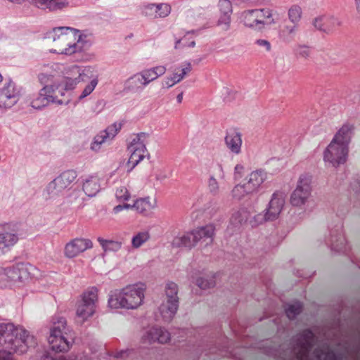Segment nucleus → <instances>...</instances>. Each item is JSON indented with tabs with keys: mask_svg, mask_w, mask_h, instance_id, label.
I'll return each instance as SVG.
<instances>
[{
	"mask_svg": "<svg viewBox=\"0 0 360 360\" xmlns=\"http://www.w3.org/2000/svg\"><path fill=\"white\" fill-rule=\"evenodd\" d=\"M53 326L50 329L48 342L51 351H46L41 357V360H77L73 357L52 355L55 353L67 352L74 343V335L67 326L64 317L55 316L52 319Z\"/></svg>",
	"mask_w": 360,
	"mask_h": 360,
	"instance_id": "f257e3e1",
	"label": "nucleus"
},
{
	"mask_svg": "<svg viewBox=\"0 0 360 360\" xmlns=\"http://www.w3.org/2000/svg\"><path fill=\"white\" fill-rule=\"evenodd\" d=\"M36 344L34 338L22 327L13 323H0V345L5 349L23 354Z\"/></svg>",
	"mask_w": 360,
	"mask_h": 360,
	"instance_id": "f03ea898",
	"label": "nucleus"
},
{
	"mask_svg": "<svg viewBox=\"0 0 360 360\" xmlns=\"http://www.w3.org/2000/svg\"><path fill=\"white\" fill-rule=\"evenodd\" d=\"M352 134V126L349 124H344L338 130L323 152L326 163L338 167L347 162Z\"/></svg>",
	"mask_w": 360,
	"mask_h": 360,
	"instance_id": "7ed1b4c3",
	"label": "nucleus"
},
{
	"mask_svg": "<svg viewBox=\"0 0 360 360\" xmlns=\"http://www.w3.org/2000/svg\"><path fill=\"white\" fill-rule=\"evenodd\" d=\"M46 39H52L53 41L60 39L66 44L67 47L60 49L58 53L65 55H72L77 52L83 51L82 35L79 34V30L70 27H56L51 31L46 33ZM51 52L56 53V50H51Z\"/></svg>",
	"mask_w": 360,
	"mask_h": 360,
	"instance_id": "20e7f679",
	"label": "nucleus"
},
{
	"mask_svg": "<svg viewBox=\"0 0 360 360\" xmlns=\"http://www.w3.org/2000/svg\"><path fill=\"white\" fill-rule=\"evenodd\" d=\"M143 288H139L135 285L111 291L109 295L108 305L113 309H136L143 301Z\"/></svg>",
	"mask_w": 360,
	"mask_h": 360,
	"instance_id": "39448f33",
	"label": "nucleus"
},
{
	"mask_svg": "<svg viewBox=\"0 0 360 360\" xmlns=\"http://www.w3.org/2000/svg\"><path fill=\"white\" fill-rule=\"evenodd\" d=\"M215 226L207 224L200 226L190 232H187L181 236L175 237L172 241V245L176 248H187L191 249L198 242L204 243L206 247L211 245L214 240Z\"/></svg>",
	"mask_w": 360,
	"mask_h": 360,
	"instance_id": "423d86ee",
	"label": "nucleus"
},
{
	"mask_svg": "<svg viewBox=\"0 0 360 360\" xmlns=\"http://www.w3.org/2000/svg\"><path fill=\"white\" fill-rule=\"evenodd\" d=\"M77 174L75 170H66L50 181L44 190L46 199H56L62 195L64 191L70 188L75 181Z\"/></svg>",
	"mask_w": 360,
	"mask_h": 360,
	"instance_id": "0eeeda50",
	"label": "nucleus"
},
{
	"mask_svg": "<svg viewBox=\"0 0 360 360\" xmlns=\"http://www.w3.org/2000/svg\"><path fill=\"white\" fill-rule=\"evenodd\" d=\"M315 335L313 331L307 328L293 338V352L297 360H311L309 353L314 345Z\"/></svg>",
	"mask_w": 360,
	"mask_h": 360,
	"instance_id": "6e6552de",
	"label": "nucleus"
},
{
	"mask_svg": "<svg viewBox=\"0 0 360 360\" xmlns=\"http://www.w3.org/2000/svg\"><path fill=\"white\" fill-rule=\"evenodd\" d=\"M178 285L172 281L165 285L167 301L160 307V314L165 321H170L179 309Z\"/></svg>",
	"mask_w": 360,
	"mask_h": 360,
	"instance_id": "1a4fd4ad",
	"label": "nucleus"
},
{
	"mask_svg": "<svg viewBox=\"0 0 360 360\" xmlns=\"http://www.w3.org/2000/svg\"><path fill=\"white\" fill-rule=\"evenodd\" d=\"M311 178L307 174H302L297 184L295 189L291 194L290 203L293 206H301L304 205L311 192Z\"/></svg>",
	"mask_w": 360,
	"mask_h": 360,
	"instance_id": "9d476101",
	"label": "nucleus"
},
{
	"mask_svg": "<svg viewBox=\"0 0 360 360\" xmlns=\"http://www.w3.org/2000/svg\"><path fill=\"white\" fill-rule=\"evenodd\" d=\"M97 298L98 289L96 287H91L83 293L81 303L77 309V315L82 318L83 321L94 314Z\"/></svg>",
	"mask_w": 360,
	"mask_h": 360,
	"instance_id": "9b49d317",
	"label": "nucleus"
},
{
	"mask_svg": "<svg viewBox=\"0 0 360 360\" xmlns=\"http://www.w3.org/2000/svg\"><path fill=\"white\" fill-rule=\"evenodd\" d=\"M56 87L54 85H45L32 100L31 105L35 109L40 110L47 106L50 103H57L58 105L64 104L62 100L57 99L53 96ZM69 100L65 103L68 104Z\"/></svg>",
	"mask_w": 360,
	"mask_h": 360,
	"instance_id": "f8f14e48",
	"label": "nucleus"
},
{
	"mask_svg": "<svg viewBox=\"0 0 360 360\" xmlns=\"http://www.w3.org/2000/svg\"><path fill=\"white\" fill-rule=\"evenodd\" d=\"M342 224L339 223L330 230L329 237L326 238V243L333 251L346 253L350 248L345 238Z\"/></svg>",
	"mask_w": 360,
	"mask_h": 360,
	"instance_id": "ddd939ff",
	"label": "nucleus"
},
{
	"mask_svg": "<svg viewBox=\"0 0 360 360\" xmlns=\"http://www.w3.org/2000/svg\"><path fill=\"white\" fill-rule=\"evenodd\" d=\"M20 94L15 83L9 80L0 89V108L8 109L13 107L18 101Z\"/></svg>",
	"mask_w": 360,
	"mask_h": 360,
	"instance_id": "4468645a",
	"label": "nucleus"
},
{
	"mask_svg": "<svg viewBox=\"0 0 360 360\" xmlns=\"http://www.w3.org/2000/svg\"><path fill=\"white\" fill-rule=\"evenodd\" d=\"M93 247L91 240L83 238H76L66 243L64 248V255L72 259Z\"/></svg>",
	"mask_w": 360,
	"mask_h": 360,
	"instance_id": "2eb2a0df",
	"label": "nucleus"
},
{
	"mask_svg": "<svg viewBox=\"0 0 360 360\" xmlns=\"http://www.w3.org/2000/svg\"><path fill=\"white\" fill-rule=\"evenodd\" d=\"M29 267L32 266L25 263H18L6 267L4 269V274L10 281L22 283L30 278Z\"/></svg>",
	"mask_w": 360,
	"mask_h": 360,
	"instance_id": "dca6fc26",
	"label": "nucleus"
},
{
	"mask_svg": "<svg viewBox=\"0 0 360 360\" xmlns=\"http://www.w3.org/2000/svg\"><path fill=\"white\" fill-rule=\"evenodd\" d=\"M145 343L158 342L165 344L170 340V333L163 328L153 327L148 330L142 338Z\"/></svg>",
	"mask_w": 360,
	"mask_h": 360,
	"instance_id": "f3484780",
	"label": "nucleus"
},
{
	"mask_svg": "<svg viewBox=\"0 0 360 360\" xmlns=\"http://www.w3.org/2000/svg\"><path fill=\"white\" fill-rule=\"evenodd\" d=\"M225 144L231 153L238 155L241 152L242 134L235 128L226 130L224 138Z\"/></svg>",
	"mask_w": 360,
	"mask_h": 360,
	"instance_id": "a211bd4d",
	"label": "nucleus"
},
{
	"mask_svg": "<svg viewBox=\"0 0 360 360\" xmlns=\"http://www.w3.org/2000/svg\"><path fill=\"white\" fill-rule=\"evenodd\" d=\"M285 204L282 194L274 193L266 211V219L274 221L278 218Z\"/></svg>",
	"mask_w": 360,
	"mask_h": 360,
	"instance_id": "6ab92c4d",
	"label": "nucleus"
},
{
	"mask_svg": "<svg viewBox=\"0 0 360 360\" xmlns=\"http://www.w3.org/2000/svg\"><path fill=\"white\" fill-rule=\"evenodd\" d=\"M38 8L48 10L49 12H57L69 6L68 0H30Z\"/></svg>",
	"mask_w": 360,
	"mask_h": 360,
	"instance_id": "aec40b11",
	"label": "nucleus"
},
{
	"mask_svg": "<svg viewBox=\"0 0 360 360\" xmlns=\"http://www.w3.org/2000/svg\"><path fill=\"white\" fill-rule=\"evenodd\" d=\"M261 14V11L256 9L245 11L243 13L245 26L257 30H262L264 27L262 22L260 21Z\"/></svg>",
	"mask_w": 360,
	"mask_h": 360,
	"instance_id": "412c9836",
	"label": "nucleus"
},
{
	"mask_svg": "<svg viewBox=\"0 0 360 360\" xmlns=\"http://www.w3.org/2000/svg\"><path fill=\"white\" fill-rule=\"evenodd\" d=\"M266 178V174L263 170L259 169L251 172L245 183L248 190L252 193L257 191Z\"/></svg>",
	"mask_w": 360,
	"mask_h": 360,
	"instance_id": "4be33fe9",
	"label": "nucleus"
},
{
	"mask_svg": "<svg viewBox=\"0 0 360 360\" xmlns=\"http://www.w3.org/2000/svg\"><path fill=\"white\" fill-rule=\"evenodd\" d=\"M144 79L140 72L134 74L127 79L124 83V91L136 93L142 91L144 86Z\"/></svg>",
	"mask_w": 360,
	"mask_h": 360,
	"instance_id": "5701e85b",
	"label": "nucleus"
},
{
	"mask_svg": "<svg viewBox=\"0 0 360 360\" xmlns=\"http://www.w3.org/2000/svg\"><path fill=\"white\" fill-rule=\"evenodd\" d=\"M149 134L145 132L138 133L134 135L131 141L127 146V150H134L137 152L147 153L146 143Z\"/></svg>",
	"mask_w": 360,
	"mask_h": 360,
	"instance_id": "b1692460",
	"label": "nucleus"
},
{
	"mask_svg": "<svg viewBox=\"0 0 360 360\" xmlns=\"http://www.w3.org/2000/svg\"><path fill=\"white\" fill-rule=\"evenodd\" d=\"M82 190L87 196H95L101 190L99 179L95 176L86 179L83 183Z\"/></svg>",
	"mask_w": 360,
	"mask_h": 360,
	"instance_id": "393cba45",
	"label": "nucleus"
},
{
	"mask_svg": "<svg viewBox=\"0 0 360 360\" xmlns=\"http://www.w3.org/2000/svg\"><path fill=\"white\" fill-rule=\"evenodd\" d=\"M323 24L325 25L323 32L330 34L342 25V21L333 15H323Z\"/></svg>",
	"mask_w": 360,
	"mask_h": 360,
	"instance_id": "a878e982",
	"label": "nucleus"
},
{
	"mask_svg": "<svg viewBox=\"0 0 360 360\" xmlns=\"http://www.w3.org/2000/svg\"><path fill=\"white\" fill-rule=\"evenodd\" d=\"M18 240L17 234L10 233L6 230L0 231V248L3 250L5 248L13 246Z\"/></svg>",
	"mask_w": 360,
	"mask_h": 360,
	"instance_id": "bb28decb",
	"label": "nucleus"
},
{
	"mask_svg": "<svg viewBox=\"0 0 360 360\" xmlns=\"http://www.w3.org/2000/svg\"><path fill=\"white\" fill-rule=\"evenodd\" d=\"M314 354L316 360H342L341 354H338L333 350L325 352L320 349H315Z\"/></svg>",
	"mask_w": 360,
	"mask_h": 360,
	"instance_id": "cd10ccee",
	"label": "nucleus"
},
{
	"mask_svg": "<svg viewBox=\"0 0 360 360\" xmlns=\"http://www.w3.org/2000/svg\"><path fill=\"white\" fill-rule=\"evenodd\" d=\"M130 153V157L127 161V172H131L134 168L146 157V153L137 152L134 150H128Z\"/></svg>",
	"mask_w": 360,
	"mask_h": 360,
	"instance_id": "c85d7f7f",
	"label": "nucleus"
},
{
	"mask_svg": "<svg viewBox=\"0 0 360 360\" xmlns=\"http://www.w3.org/2000/svg\"><path fill=\"white\" fill-rule=\"evenodd\" d=\"M298 25L293 24V25H285L280 31V38L285 43L291 42L295 36L296 31Z\"/></svg>",
	"mask_w": 360,
	"mask_h": 360,
	"instance_id": "c756f323",
	"label": "nucleus"
},
{
	"mask_svg": "<svg viewBox=\"0 0 360 360\" xmlns=\"http://www.w3.org/2000/svg\"><path fill=\"white\" fill-rule=\"evenodd\" d=\"M216 274H212L211 276L198 277L195 281V284L202 290L212 288L215 286Z\"/></svg>",
	"mask_w": 360,
	"mask_h": 360,
	"instance_id": "7c9ffc66",
	"label": "nucleus"
},
{
	"mask_svg": "<svg viewBox=\"0 0 360 360\" xmlns=\"http://www.w3.org/2000/svg\"><path fill=\"white\" fill-rule=\"evenodd\" d=\"M132 207H134L137 212L141 214H146V212L150 210L153 207L150 202L149 197L137 199L132 205Z\"/></svg>",
	"mask_w": 360,
	"mask_h": 360,
	"instance_id": "2f4dec72",
	"label": "nucleus"
},
{
	"mask_svg": "<svg viewBox=\"0 0 360 360\" xmlns=\"http://www.w3.org/2000/svg\"><path fill=\"white\" fill-rule=\"evenodd\" d=\"M302 302L299 301L295 302L285 308V314L289 319L293 320L302 312Z\"/></svg>",
	"mask_w": 360,
	"mask_h": 360,
	"instance_id": "473e14b6",
	"label": "nucleus"
},
{
	"mask_svg": "<svg viewBox=\"0 0 360 360\" xmlns=\"http://www.w3.org/2000/svg\"><path fill=\"white\" fill-rule=\"evenodd\" d=\"M98 241L104 251H117L121 248L122 243L118 241L105 240L103 238H98Z\"/></svg>",
	"mask_w": 360,
	"mask_h": 360,
	"instance_id": "72a5a7b5",
	"label": "nucleus"
},
{
	"mask_svg": "<svg viewBox=\"0 0 360 360\" xmlns=\"http://www.w3.org/2000/svg\"><path fill=\"white\" fill-rule=\"evenodd\" d=\"M302 8L298 5L292 6L288 10V18L293 24L298 25L302 18Z\"/></svg>",
	"mask_w": 360,
	"mask_h": 360,
	"instance_id": "f704fd0d",
	"label": "nucleus"
},
{
	"mask_svg": "<svg viewBox=\"0 0 360 360\" xmlns=\"http://www.w3.org/2000/svg\"><path fill=\"white\" fill-rule=\"evenodd\" d=\"M107 134H106L105 131H101L99 134L95 136L92 143H91V149L96 152L98 151L101 148V144L108 140L105 136Z\"/></svg>",
	"mask_w": 360,
	"mask_h": 360,
	"instance_id": "c9c22d12",
	"label": "nucleus"
},
{
	"mask_svg": "<svg viewBox=\"0 0 360 360\" xmlns=\"http://www.w3.org/2000/svg\"><path fill=\"white\" fill-rule=\"evenodd\" d=\"M232 196L236 200H240L248 194L252 193L249 191L246 187V184L243 185L238 184L233 187L232 191Z\"/></svg>",
	"mask_w": 360,
	"mask_h": 360,
	"instance_id": "e433bc0d",
	"label": "nucleus"
},
{
	"mask_svg": "<svg viewBox=\"0 0 360 360\" xmlns=\"http://www.w3.org/2000/svg\"><path fill=\"white\" fill-rule=\"evenodd\" d=\"M257 11H261L260 21L262 22V25H270L275 23L274 20L272 18V11L269 8L256 9Z\"/></svg>",
	"mask_w": 360,
	"mask_h": 360,
	"instance_id": "4c0bfd02",
	"label": "nucleus"
},
{
	"mask_svg": "<svg viewBox=\"0 0 360 360\" xmlns=\"http://www.w3.org/2000/svg\"><path fill=\"white\" fill-rule=\"evenodd\" d=\"M149 239V234L147 232H140L132 238V246L135 248L141 247Z\"/></svg>",
	"mask_w": 360,
	"mask_h": 360,
	"instance_id": "58836bf2",
	"label": "nucleus"
},
{
	"mask_svg": "<svg viewBox=\"0 0 360 360\" xmlns=\"http://www.w3.org/2000/svg\"><path fill=\"white\" fill-rule=\"evenodd\" d=\"M122 126V125L121 123L115 122L108 126L105 130H103L102 131H105L106 134H108L105 136L108 140H112L120 131Z\"/></svg>",
	"mask_w": 360,
	"mask_h": 360,
	"instance_id": "ea45409f",
	"label": "nucleus"
},
{
	"mask_svg": "<svg viewBox=\"0 0 360 360\" xmlns=\"http://www.w3.org/2000/svg\"><path fill=\"white\" fill-rule=\"evenodd\" d=\"M171 12V7L167 4H158L155 9V18H165Z\"/></svg>",
	"mask_w": 360,
	"mask_h": 360,
	"instance_id": "a19ab883",
	"label": "nucleus"
},
{
	"mask_svg": "<svg viewBox=\"0 0 360 360\" xmlns=\"http://www.w3.org/2000/svg\"><path fill=\"white\" fill-rule=\"evenodd\" d=\"M293 51L297 57L307 58L310 55V48L306 45L297 44Z\"/></svg>",
	"mask_w": 360,
	"mask_h": 360,
	"instance_id": "79ce46f5",
	"label": "nucleus"
},
{
	"mask_svg": "<svg viewBox=\"0 0 360 360\" xmlns=\"http://www.w3.org/2000/svg\"><path fill=\"white\" fill-rule=\"evenodd\" d=\"M140 73L145 81L144 86H147L150 82L158 78L153 68L143 70Z\"/></svg>",
	"mask_w": 360,
	"mask_h": 360,
	"instance_id": "37998d69",
	"label": "nucleus"
},
{
	"mask_svg": "<svg viewBox=\"0 0 360 360\" xmlns=\"http://www.w3.org/2000/svg\"><path fill=\"white\" fill-rule=\"evenodd\" d=\"M218 5L221 14L231 15L232 4L229 0H219Z\"/></svg>",
	"mask_w": 360,
	"mask_h": 360,
	"instance_id": "c03bdc74",
	"label": "nucleus"
},
{
	"mask_svg": "<svg viewBox=\"0 0 360 360\" xmlns=\"http://www.w3.org/2000/svg\"><path fill=\"white\" fill-rule=\"evenodd\" d=\"M98 84L97 79H93L89 84H87L82 92L81 95L79 96V100L84 98L87 96L91 94V92L94 90L96 85Z\"/></svg>",
	"mask_w": 360,
	"mask_h": 360,
	"instance_id": "a18cd8bd",
	"label": "nucleus"
},
{
	"mask_svg": "<svg viewBox=\"0 0 360 360\" xmlns=\"http://www.w3.org/2000/svg\"><path fill=\"white\" fill-rule=\"evenodd\" d=\"M231 15L228 14H221L217 21V25L222 26V30L227 31L230 28Z\"/></svg>",
	"mask_w": 360,
	"mask_h": 360,
	"instance_id": "49530a36",
	"label": "nucleus"
},
{
	"mask_svg": "<svg viewBox=\"0 0 360 360\" xmlns=\"http://www.w3.org/2000/svg\"><path fill=\"white\" fill-rule=\"evenodd\" d=\"M115 196L120 201H127L130 198V193L126 187L121 186L116 190Z\"/></svg>",
	"mask_w": 360,
	"mask_h": 360,
	"instance_id": "de8ad7c7",
	"label": "nucleus"
},
{
	"mask_svg": "<svg viewBox=\"0 0 360 360\" xmlns=\"http://www.w3.org/2000/svg\"><path fill=\"white\" fill-rule=\"evenodd\" d=\"M79 82V76L77 78L66 77L65 79V90H72Z\"/></svg>",
	"mask_w": 360,
	"mask_h": 360,
	"instance_id": "09e8293b",
	"label": "nucleus"
},
{
	"mask_svg": "<svg viewBox=\"0 0 360 360\" xmlns=\"http://www.w3.org/2000/svg\"><path fill=\"white\" fill-rule=\"evenodd\" d=\"M208 188L210 191L213 194L216 195L219 191V184L217 179L214 176H210L208 181Z\"/></svg>",
	"mask_w": 360,
	"mask_h": 360,
	"instance_id": "8fccbe9b",
	"label": "nucleus"
},
{
	"mask_svg": "<svg viewBox=\"0 0 360 360\" xmlns=\"http://www.w3.org/2000/svg\"><path fill=\"white\" fill-rule=\"evenodd\" d=\"M245 221L246 217L243 216L240 211L233 213L231 218V221L235 224H242Z\"/></svg>",
	"mask_w": 360,
	"mask_h": 360,
	"instance_id": "3c124183",
	"label": "nucleus"
},
{
	"mask_svg": "<svg viewBox=\"0 0 360 360\" xmlns=\"http://www.w3.org/2000/svg\"><path fill=\"white\" fill-rule=\"evenodd\" d=\"M156 6V4H148L146 5L143 8V13L146 16L155 17Z\"/></svg>",
	"mask_w": 360,
	"mask_h": 360,
	"instance_id": "603ef678",
	"label": "nucleus"
},
{
	"mask_svg": "<svg viewBox=\"0 0 360 360\" xmlns=\"http://www.w3.org/2000/svg\"><path fill=\"white\" fill-rule=\"evenodd\" d=\"M39 80L41 84L49 85V83L53 80V75L46 73H40L38 76Z\"/></svg>",
	"mask_w": 360,
	"mask_h": 360,
	"instance_id": "864d4df0",
	"label": "nucleus"
},
{
	"mask_svg": "<svg viewBox=\"0 0 360 360\" xmlns=\"http://www.w3.org/2000/svg\"><path fill=\"white\" fill-rule=\"evenodd\" d=\"M13 353L16 352L6 349H0V360H13Z\"/></svg>",
	"mask_w": 360,
	"mask_h": 360,
	"instance_id": "5fc2aeb1",
	"label": "nucleus"
},
{
	"mask_svg": "<svg viewBox=\"0 0 360 360\" xmlns=\"http://www.w3.org/2000/svg\"><path fill=\"white\" fill-rule=\"evenodd\" d=\"M313 25L316 29L323 32L325 25L323 24V15L319 16L313 20Z\"/></svg>",
	"mask_w": 360,
	"mask_h": 360,
	"instance_id": "6e6d98bb",
	"label": "nucleus"
},
{
	"mask_svg": "<svg viewBox=\"0 0 360 360\" xmlns=\"http://www.w3.org/2000/svg\"><path fill=\"white\" fill-rule=\"evenodd\" d=\"M153 70L155 72V75L157 77H159L162 75H163L166 72V68L165 66L159 65L154 68H152Z\"/></svg>",
	"mask_w": 360,
	"mask_h": 360,
	"instance_id": "4d7b16f0",
	"label": "nucleus"
},
{
	"mask_svg": "<svg viewBox=\"0 0 360 360\" xmlns=\"http://www.w3.org/2000/svg\"><path fill=\"white\" fill-rule=\"evenodd\" d=\"M256 44L260 46H264L266 51H270L271 44L269 41L265 39H258L256 41Z\"/></svg>",
	"mask_w": 360,
	"mask_h": 360,
	"instance_id": "13d9d810",
	"label": "nucleus"
},
{
	"mask_svg": "<svg viewBox=\"0 0 360 360\" xmlns=\"http://www.w3.org/2000/svg\"><path fill=\"white\" fill-rule=\"evenodd\" d=\"M184 77L185 76L184 75V74H179L177 72L174 73L171 76L172 79L173 80V82H174V84H177L178 82H181L184 78Z\"/></svg>",
	"mask_w": 360,
	"mask_h": 360,
	"instance_id": "bf43d9fd",
	"label": "nucleus"
},
{
	"mask_svg": "<svg viewBox=\"0 0 360 360\" xmlns=\"http://www.w3.org/2000/svg\"><path fill=\"white\" fill-rule=\"evenodd\" d=\"M254 220L255 224H262L264 221H267L266 219V213L264 214H258L254 217Z\"/></svg>",
	"mask_w": 360,
	"mask_h": 360,
	"instance_id": "052dcab7",
	"label": "nucleus"
},
{
	"mask_svg": "<svg viewBox=\"0 0 360 360\" xmlns=\"http://www.w3.org/2000/svg\"><path fill=\"white\" fill-rule=\"evenodd\" d=\"M175 84L173 82V80L172 79V77H167L164 82L162 83V85L164 87L166 88H170L172 86H174Z\"/></svg>",
	"mask_w": 360,
	"mask_h": 360,
	"instance_id": "680f3d73",
	"label": "nucleus"
},
{
	"mask_svg": "<svg viewBox=\"0 0 360 360\" xmlns=\"http://www.w3.org/2000/svg\"><path fill=\"white\" fill-rule=\"evenodd\" d=\"M191 70V63H187L185 68L181 70V73L184 74V76Z\"/></svg>",
	"mask_w": 360,
	"mask_h": 360,
	"instance_id": "e2e57ef3",
	"label": "nucleus"
},
{
	"mask_svg": "<svg viewBox=\"0 0 360 360\" xmlns=\"http://www.w3.org/2000/svg\"><path fill=\"white\" fill-rule=\"evenodd\" d=\"M244 167L241 165H236L234 169L235 171V175L239 174L240 176H241V172L243 170Z\"/></svg>",
	"mask_w": 360,
	"mask_h": 360,
	"instance_id": "0e129e2a",
	"label": "nucleus"
},
{
	"mask_svg": "<svg viewBox=\"0 0 360 360\" xmlns=\"http://www.w3.org/2000/svg\"><path fill=\"white\" fill-rule=\"evenodd\" d=\"M128 353V350H121L120 352H117L115 356L116 358H123L124 357L125 354Z\"/></svg>",
	"mask_w": 360,
	"mask_h": 360,
	"instance_id": "69168bd1",
	"label": "nucleus"
},
{
	"mask_svg": "<svg viewBox=\"0 0 360 360\" xmlns=\"http://www.w3.org/2000/svg\"><path fill=\"white\" fill-rule=\"evenodd\" d=\"M124 209H123V207H122V205H118L117 206H115L114 208H113V212L115 214H117L119 213L120 212L122 211Z\"/></svg>",
	"mask_w": 360,
	"mask_h": 360,
	"instance_id": "338daca9",
	"label": "nucleus"
},
{
	"mask_svg": "<svg viewBox=\"0 0 360 360\" xmlns=\"http://www.w3.org/2000/svg\"><path fill=\"white\" fill-rule=\"evenodd\" d=\"M183 91H181L180 93L178 94V95L176 96V101H177V103H181L182 102V100H183Z\"/></svg>",
	"mask_w": 360,
	"mask_h": 360,
	"instance_id": "774afa93",
	"label": "nucleus"
}]
</instances>
